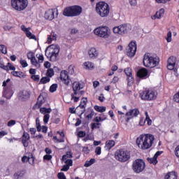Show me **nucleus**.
Wrapping results in <instances>:
<instances>
[{
  "label": "nucleus",
  "mask_w": 179,
  "mask_h": 179,
  "mask_svg": "<svg viewBox=\"0 0 179 179\" xmlns=\"http://www.w3.org/2000/svg\"><path fill=\"white\" fill-rule=\"evenodd\" d=\"M46 76H47L48 78H52V76H54V69H49L47 71Z\"/></svg>",
  "instance_id": "obj_41"
},
{
  "label": "nucleus",
  "mask_w": 179,
  "mask_h": 179,
  "mask_svg": "<svg viewBox=\"0 0 179 179\" xmlns=\"http://www.w3.org/2000/svg\"><path fill=\"white\" fill-rule=\"evenodd\" d=\"M50 120V114L47 113L43 117L44 124H48V120Z\"/></svg>",
  "instance_id": "obj_47"
},
{
  "label": "nucleus",
  "mask_w": 179,
  "mask_h": 179,
  "mask_svg": "<svg viewBox=\"0 0 179 179\" xmlns=\"http://www.w3.org/2000/svg\"><path fill=\"white\" fill-rule=\"evenodd\" d=\"M60 78L61 80L64 83V85H69V76L68 75V71H62L60 73Z\"/></svg>",
  "instance_id": "obj_15"
},
{
  "label": "nucleus",
  "mask_w": 179,
  "mask_h": 179,
  "mask_svg": "<svg viewBox=\"0 0 179 179\" xmlns=\"http://www.w3.org/2000/svg\"><path fill=\"white\" fill-rule=\"evenodd\" d=\"M50 77H43L39 83H41L42 85H45V83H48L50 82Z\"/></svg>",
  "instance_id": "obj_40"
},
{
  "label": "nucleus",
  "mask_w": 179,
  "mask_h": 179,
  "mask_svg": "<svg viewBox=\"0 0 179 179\" xmlns=\"http://www.w3.org/2000/svg\"><path fill=\"white\" fill-rule=\"evenodd\" d=\"M52 159V156L50 155H45L43 156V159L44 160H51Z\"/></svg>",
  "instance_id": "obj_59"
},
{
  "label": "nucleus",
  "mask_w": 179,
  "mask_h": 179,
  "mask_svg": "<svg viewBox=\"0 0 179 179\" xmlns=\"http://www.w3.org/2000/svg\"><path fill=\"white\" fill-rule=\"evenodd\" d=\"M115 157L116 160L125 163V162H128L131 159V154L127 150H118L115 154Z\"/></svg>",
  "instance_id": "obj_6"
},
{
  "label": "nucleus",
  "mask_w": 179,
  "mask_h": 179,
  "mask_svg": "<svg viewBox=\"0 0 179 179\" xmlns=\"http://www.w3.org/2000/svg\"><path fill=\"white\" fill-rule=\"evenodd\" d=\"M51 111H52V110H51V108H41L40 109V112L41 113V114H50V113H51Z\"/></svg>",
  "instance_id": "obj_34"
},
{
  "label": "nucleus",
  "mask_w": 179,
  "mask_h": 179,
  "mask_svg": "<svg viewBox=\"0 0 179 179\" xmlns=\"http://www.w3.org/2000/svg\"><path fill=\"white\" fill-rule=\"evenodd\" d=\"M57 177L59 179H66V176H65V174H64V173H59Z\"/></svg>",
  "instance_id": "obj_55"
},
{
  "label": "nucleus",
  "mask_w": 179,
  "mask_h": 179,
  "mask_svg": "<svg viewBox=\"0 0 179 179\" xmlns=\"http://www.w3.org/2000/svg\"><path fill=\"white\" fill-rule=\"evenodd\" d=\"M30 92L24 90L18 94V98L21 101H26L30 99Z\"/></svg>",
  "instance_id": "obj_14"
},
{
  "label": "nucleus",
  "mask_w": 179,
  "mask_h": 179,
  "mask_svg": "<svg viewBox=\"0 0 179 179\" xmlns=\"http://www.w3.org/2000/svg\"><path fill=\"white\" fill-rule=\"evenodd\" d=\"M84 68L85 69H94V64L90 62H87L84 63Z\"/></svg>",
  "instance_id": "obj_30"
},
{
  "label": "nucleus",
  "mask_w": 179,
  "mask_h": 179,
  "mask_svg": "<svg viewBox=\"0 0 179 179\" xmlns=\"http://www.w3.org/2000/svg\"><path fill=\"white\" fill-rule=\"evenodd\" d=\"M175 155L177 157L179 158V145H178L176 148H175Z\"/></svg>",
  "instance_id": "obj_62"
},
{
  "label": "nucleus",
  "mask_w": 179,
  "mask_h": 179,
  "mask_svg": "<svg viewBox=\"0 0 179 179\" xmlns=\"http://www.w3.org/2000/svg\"><path fill=\"white\" fill-rule=\"evenodd\" d=\"M164 16V9L161 8L159 11H157L154 15L155 19H161Z\"/></svg>",
  "instance_id": "obj_25"
},
{
  "label": "nucleus",
  "mask_w": 179,
  "mask_h": 179,
  "mask_svg": "<svg viewBox=\"0 0 179 179\" xmlns=\"http://www.w3.org/2000/svg\"><path fill=\"white\" fill-rule=\"evenodd\" d=\"M82 89H83V87L80 86V83L79 82L76 81L73 83V90L76 96H78V92Z\"/></svg>",
  "instance_id": "obj_19"
},
{
  "label": "nucleus",
  "mask_w": 179,
  "mask_h": 179,
  "mask_svg": "<svg viewBox=\"0 0 179 179\" xmlns=\"http://www.w3.org/2000/svg\"><path fill=\"white\" fill-rule=\"evenodd\" d=\"M36 124L38 132H41V124H40V120L38 118H36Z\"/></svg>",
  "instance_id": "obj_42"
},
{
  "label": "nucleus",
  "mask_w": 179,
  "mask_h": 179,
  "mask_svg": "<svg viewBox=\"0 0 179 179\" xmlns=\"http://www.w3.org/2000/svg\"><path fill=\"white\" fill-rule=\"evenodd\" d=\"M25 34L27 37H28L29 38H31V40H35L36 41H37V38L36 37V36L31 34V32L29 30L27 31V33Z\"/></svg>",
  "instance_id": "obj_33"
},
{
  "label": "nucleus",
  "mask_w": 179,
  "mask_h": 179,
  "mask_svg": "<svg viewBox=\"0 0 179 179\" xmlns=\"http://www.w3.org/2000/svg\"><path fill=\"white\" fill-rule=\"evenodd\" d=\"M65 163H66V165L69 166H69L73 165V161L72 159H67V160L65 161Z\"/></svg>",
  "instance_id": "obj_56"
},
{
  "label": "nucleus",
  "mask_w": 179,
  "mask_h": 179,
  "mask_svg": "<svg viewBox=\"0 0 179 179\" xmlns=\"http://www.w3.org/2000/svg\"><path fill=\"white\" fill-rule=\"evenodd\" d=\"M37 103H36V106H38V107H41V106H43V104H44V103H45V99L40 95L38 97V99H37Z\"/></svg>",
  "instance_id": "obj_26"
},
{
  "label": "nucleus",
  "mask_w": 179,
  "mask_h": 179,
  "mask_svg": "<svg viewBox=\"0 0 179 179\" xmlns=\"http://www.w3.org/2000/svg\"><path fill=\"white\" fill-rule=\"evenodd\" d=\"M142 100H155L157 97V92L152 90H145L140 94Z\"/></svg>",
  "instance_id": "obj_9"
},
{
  "label": "nucleus",
  "mask_w": 179,
  "mask_h": 179,
  "mask_svg": "<svg viewBox=\"0 0 179 179\" xmlns=\"http://www.w3.org/2000/svg\"><path fill=\"white\" fill-rule=\"evenodd\" d=\"M27 5H29L27 0H11V6L15 10H24L27 8Z\"/></svg>",
  "instance_id": "obj_7"
},
{
  "label": "nucleus",
  "mask_w": 179,
  "mask_h": 179,
  "mask_svg": "<svg viewBox=\"0 0 179 179\" xmlns=\"http://www.w3.org/2000/svg\"><path fill=\"white\" fill-rule=\"evenodd\" d=\"M124 73L127 76L128 83H133L134 78L132 77V69H131V68H127L124 69Z\"/></svg>",
  "instance_id": "obj_18"
},
{
  "label": "nucleus",
  "mask_w": 179,
  "mask_h": 179,
  "mask_svg": "<svg viewBox=\"0 0 179 179\" xmlns=\"http://www.w3.org/2000/svg\"><path fill=\"white\" fill-rule=\"evenodd\" d=\"M25 172L24 171H20L14 173L13 177L15 179L22 178L24 176Z\"/></svg>",
  "instance_id": "obj_28"
},
{
  "label": "nucleus",
  "mask_w": 179,
  "mask_h": 179,
  "mask_svg": "<svg viewBox=\"0 0 179 179\" xmlns=\"http://www.w3.org/2000/svg\"><path fill=\"white\" fill-rule=\"evenodd\" d=\"M31 79H33V80H35V82H38L40 80V76L38 75H32L31 76Z\"/></svg>",
  "instance_id": "obj_52"
},
{
  "label": "nucleus",
  "mask_w": 179,
  "mask_h": 179,
  "mask_svg": "<svg viewBox=\"0 0 179 179\" xmlns=\"http://www.w3.org/2000/svg\"><path fill=\"white\" fill-rule=\"evenodd\" d=\"M139 115V109L138 108H134L132 110H130L129 112H127L126 113V122H128L129 120L131 118H134V117H138Z\"/></svg>",
  "instance_id": "obj_13"
},
{
  "label": "nucleus",
  "mask_w": 179,
  "mask_h": 179,
  "mask_svg": "<svg viewBox=\"0 0 179 179\" xmlns=\"http://www.w3.org/2000/svg\"><path fill=\"white\" fill-rule=\"evenodd\" d=\"M94 108L96 111H98V113H104L106 110V106H95Z\"/></svg>",
  "instance_id": "obj_32"
},
{
  "label": "nucleus",
  "mask_w": 179,
  "mask_h": 179,
  "mask_svg": "<svg viewBox=\"0 0 179 179\" xmlns=\"http://www.w3.org/2000/svg\"><path fill=\"white\" fill-rule=\"evenodd\" d=\"M101 123H92V129H96L97 128H100Z\"/></svg>",
  "instance_id": "obj_50"
},
{
  "label": "nucleus",
  "mask_w": 179,
  "mask_h": 179,
  "mask_svg": "<svg viewBox=\"0 0 179 179\" xmlns=\"http://www.w3.org/2000/svg\"><path fill=\"white\" fill-rule=\"evenodd\" d=\"M11 75L15 76L16 78H24V73L22 71H12Z\"/></svg>",
  "instance_id": "obj_29"
},
{
  "label": "nucleus",
  "mask_w": 179,
  "mask_h": 179,
  "mask_svg": "<svg viewBox=\"0 0 179 179\" xmlns=\"http://www.w3.org/2000/svg\"><path fill=\"white\" fill-rule=\"evenodd\" d=\"M31 62L33 65H34V66H36V68H40V64H38V62L37 61V59H36V56H34V57H33L31 59Z\"/></svg>",
  "instance_id": "obj_36"
},
{
  "label": "nucleus",
  "mask_w": 179,
  "mask_h": 179,
  "mask_svg": "<svg viewBox=\"0 0 179 179\" xmlns=\"http://www.w3.org/2000/svg\"><path fill=\"white\" fill-rule=\"evenodd\" d=\"M0 52L2 54H6L8 52L6 46L5 45H0Z\"/></svg>",
  "instance_id": "obj_45"
},
{
  "label": "nucleus",
  "mask_w": 179,
  "mask_h": 179,
  "mask_svg": "<svg viewBox=\"0 0 179 179\" xmlns=\"http://www.w3.org/2000/svg\"><path fill=\"white\" fill-rule=\"evenodd\" d=\"M154 141L155 136L152 134H143L137 138L136 144L140 149L146 150L147 149H150V148H152Z\"/></svg>",
  "instance_id": "obj_1"
},
{
  "label": "nucleus",
  "mask_w": 179,
  "mask_h": 179,
  "mask_svg": "<svg viewBox=\"0 0 179 179\" xmlns=\"http://www.w3.org/2000/svg\"><path fill=\"white\" fill-rule=\"evenodd\" d=\"M58 87L57 84H52L50 87V93H54V92L57 91V89Z\"/></svg>",
  "instance_id": "obj_43"
},
{
  "label": "nucleus",
  "mask_w": 179,
  "mask_h": 179,
  "mask_svg": "<svg viewBox=\"0 0 179 179\" xmlns=\"http://www.w3.org/2000/svg\"><path fill=\"white\" fill-rule=\"evenodd\" d=\"M166 41L167 43H171V31H169L167 34Z\"/></svg>",
  "instance_id": "obj_53"
},
{
  "label": "nucleus",
  "mask_w": 179,
  "mask_h": 179,
  "mask_svg": "<svg viewBox=\"0 0 179 179\" xmlns=\"http://www.w3.org/2000/svg\"><path fill=\"white\" fill-rule=\"evenodd\" d=\"M16 71V67L14 66L13 65H12V64L10 63H8V71Z\"/></svg>",
  "instance_id": "obj_48"
},
{
  "label": "nucleus",
  "mask_w": 179,
  "mask_h": 179,
  "mask_svg": "<svg viewBox=\"0 0 179 179\" xmlns=\"http://www.w3.org/2000/svg\"><path fill=\"white\" fill-rule=\"evenodd\" d=\"M45 18L48 20H52L54 19V10H48L45 13Z\"/></svg>",
  "instance_id": "obj_22"
},
{
  "label": "nucleus",
  "mask_w": 179,
  "mask_h": 179,
  "mask_svg": "<svg viewBox=\"0 0 179 179\" xmlns=\"http://www.w3.org/2000/svg\"><path fill=\"white\" fill-rule=\"evenodd\" d=\"M96 163V159L92 158L90 161H86L84 164L85 167H90L92 164H94Z\"/></svg>",
  "instance_id": "obj_31"
},
{
  "label": "nucleus",
  "mask_w": 179,
  "mask_h": 179,
  "mask_svg": "<svg viewBox=\"0 0 179 179\" xmlns=\"http://www.w3.org/2000/svg\"><path fill=\"white\" fill-rule=\"evenodd\" d=\"M20 64H21L22 68H26L29 65V64H27V62H26V60H20Z\"/></svg>",
  "instance_id": "obj_54"
},
{
  "label": "nucleus",
  "mask_w": 179,
  "mask_h": 179,
  "mask_svg": "<svg viewBox=\"0 0 179 179\" xmlns=\"http://www.w3.org/2000/svg\"><path fill=\"white\" fill-rule=\"evenodd\" d=\"M96 155H101V147H96L95 149Z\"/></svg>",
  "instance_id": "obj_57"
},
{
  "label": "nucleus",
  "mask_w": 179,
  "mask_h": 179,
  "mask_svg": "<svg viewBox=\"0 0 179 179\" xmlns=\"http://www.w3.org/2000/svg\"><path fill=\"white\" fill-rule=\"evenodd\" d=\"M68 170H69V165H64L61 169V171H68Z\"/></svg>",
  "instance_id": "obj_60"
},
{
  "label": "nucleus",
  "mask_w": 179,
  "mask_h": 179,
  "mask_svg": "<svg viewBox=\"0 0 179 179\" xmlns=\"http://www.w3.org/2000/svg\"><path fill=\"white\" fill-rule=\"evenodd\" d=\"M106 145L107 148H109V149H111V148L115 146V142L113 140H110L109 141H106Z\"/></svg>",
  "instance_id": "obj_39"
},
{
  "label": "nucleus",
  "mask_w": 179,
  "mask_h": 179,
  "mask_svg": "<svg viewBox=\"0 0 179 179\" xmlns=\"http://www.w3.org/2000/svg\"><path fill=\"white\" fill-rule=\"evenodd\" d=\"M165 179H177V175L174 171L169 172L165 176Z\"/></svg>",
  "instance_id": "obj_27"
},
{
  "label": "nucleus",
  "mask_w": 179,
  "mask_h": 179,
  "mask_svg": "<svg viewBox=\"0 0 179 179\" xmlns=\"http://www.w3.org/2000/svg\"><path fill=\"white\" fill-rule=\"evenodd\" d=\"M147 160L148 163H150V164H157V159L155 157L152 158H148Z\"/></svg>",
  "instance_id": "obj_38"
},
{
  "label": "nucleus",
  "mask_w": 179,
  "mask_h": 179,
  "mask_svg": "<svg viewBox=\"0 0 179 179\" xmlns=\"http://www.w3.org/2000/svg\"><path fill=\"white\" fill-rule=\"evenodd\" d=\"M80 108H81L83 110H81V114H85V111H86V105H84L83 103H80L79 105Z\"/></svg>",
  "instance_id": "obj_51"
},
{
  "label": "nucleus",
  "mask_w": 179,
  "mask_h": 179,
  "mask_svg": "<svg viewBox=\"0 0 179 179\" xmlns=\"http://www.w3.org/2000/svg\"><path fill=\"white\" fill-rule=\"evenodd\" d=\"M16 124V120H11L7 122V127H13Z\"/></svg>",
  "instance_id": "obj_49"
},
{
  "label": "nucleus",
  "mask_w": 179,
  "mask_h": 179,
  "mask_svg": "<svg viewBox=\"0 0 179 179\" xmlns=\"http://www.w3.org/2000/svg\"><path fill=\"white\" fill-rule=\"evenodd\" d=\"M30 140V135L29 133L24 131L22 136V143L24 148H27L29 146V141Z\"/></svg>",
  "instance_id": "obj_16"
},
{
  "label": "nucleus",
  "mask_w": 179,
  "mask_h": 179,
  "mask_svg": "<svg viewBox=\"0 0 179 179\" xmlns=\"http://www.w3.org/2000/svg\"><path fill=\"white\" fill-rule=\"evenodd\" d=\"M145 167H146V164H145V161L141 159H136L132 164L133 171L137 174L142 173L145 170Z\"/></svg>",
  "instance_id": "obj_8"
},
{
  "label": "nucleus",
  "mask_w": 179,
  "mask_h": 179,
  "mask_svg": "<svg viewBox=\"0 0 179 179\" xmlns=\"http://www.w3.org/2000/svg\"><path fill=\"white\" fill-rule=\"evenodd\" d=\"M29 29H30V28H26V26L24 25L21 26V30H22V31H24L25 34L27 33Z\"/></svg>",
  "instance_id": "obj_61"
},
{
  "label": "nucleus",
  "mask_w": 179,
  "mask_h": 179,
  "mask_svg": "<svg viewBox=\"0 0 179 179\" xmlns=\"http://www.w3.org/2000/svg\"><path fill=\"white\" fill-rule=\"evenodd\" d=\"M176 65L174 64H168L167 65V68L168 69H169V71H173V69H174Z\"/></svg>",
  "instance_id": "obj_63"
},
{
  "label": "nucleus",
  "mask_w": 179,
  "mask_h": 179,
  "mask_svg": "<svg viewBox=\"0 0 179 179\" xmlns=\"http://www.w3.org/2000/svg\"><path fill=\"white\" fill-rule=\"evenodd\" d=\"M145 121H147L148 125H152V120H150V117H149V114L148 112L145 113Z\"/></svg>",
  "instance_id": "obj_44"
},
{
  "label": "nucleus",
  "mask_w": 179,
  "mask_h": 179,
  "mask_svg": "<svg viewBox=\"0 0 179 179\" xmlns=\"http://www.w3.org/2000/svg\"><path fill=\"white\" fill-rule=\"evenodd\" d=\"M113 31L115 34H120V36H124L129 31V27L127 24H122L117 27H115L113 29Z\"/></svg>",
  "instance_id": "obj_10"
},
{
  "label": "nucleus",
  "mask_w": 179,
  "mask_h": 179,
  "mask_svg": "<svg viewBox=\"0 0 179 179\" xmlns=\"http://www.w3.org/2000/svg\"><path fill=\"white\" fill-rule=\"evenodd\" d=\"M3 96H7V97H12L13 95V90H12V87H7L4 89V91L3 92Z\"/></svg>",
  "instance_id": "obj_21"
},
{
  "label": "nucleus",
  "mask_w": 179,
  "mask_h": 179,
  "mask_svg": "<svg viewBox=\"0 0 179 179\" xmlns=\"http://www.w3.org/2000/svg\"><path fill=\"white\" fill-rule=\"evenodd\" d=\"M58 54H59V45H51L45 50V56L50 58L52 62L57 61Z\"/></svg>",
  "instance_id": "obj_2"
},
{
  "label": "nucleus",
  "mask_w": 179,
  "mask_h": 179,
  "mask_svg": "<svg viewBox=\"0 0 179 179\" xmlns=\"http://www.w3.org/2000/svg\"><path fill=\"white\" fill-rule=\"evenodd\" d=\"M36 58H38L40 64H43V62H44V56H43V55H36Z\"/></svg>",
  "instance_id": "obj_46"
},
{
  "label": "nucleus",
  "mask_w": 179,
  "mask_h": 179,
  "mask_svg": "<svg viewBox=\"0 0 179 179\" xmlns=\"http://www.w3.org/2000/svg\"><path fill=\"white\" fill-rule=\"evenodd\" d=\"M136 48H137L136 42L131 41L126 48L127 55L130 58H132V57H134L136 52Z\"/></svg>",
  "instance_id": "obj_12"
},
{
  "label": "nucleus",
  "mask_w": 179,
  "mask_h": 179,
  "mask_svg": "<svg viewBox=\"0 0 179 179\" xmlns=\"http://www.w3.org/2000/svg\"><path fill=\"white\" fill-rule=\"evenodd\" d=\"M22 163H27V162H29V164H33L34 163V157H33V155H31V157L23 156L22 157Z\"/></svg>",
  "instance_id": "obj_23"
},
{
  "label": "nucleus",
  "mask_w": 179,
  "mask_h": 179,
  "mask_svg": "<svg viewBox=\"0 0 179 179\" xmlns=\"http://www.w3.org/2000/svg\"><path fill=\"white\" fill-rule=\"evenodd\" d=\"M143 62L144 66L146 68H155L159 65L160 61L157 57H153L149 54H145L144 55Z\"/></svg>",
  "instance_id": "obj_4"
},
{
  "label": "nucleus",
  "mask_w": 179,
  "mask_h": 179,
  "mask_svg": "<svg viewBox=\"0 0 179 179\" xmlns=\"http://www.w3.org/2000/svg\"><path fill=\"white\" fill-rule=\"evenodd\" d=\"M72 157V152H67L66 155L62 156V160L64 162V160H66V159H71Z\"/></svg>",
  "instance_id": "obj_35"
},
{
  "label": "nucleus",
  "mask_w": 179,
  "mask_h": 179,
  "mask_svg": "<svg viewBox=\"0 0 179 179\" xmlns=\"http://www.w3.org/2000/svg\"><path fill=\"white\" fill-rule=\"evenodd\" d=\"M96 12L101 17H107L110 13V6L104 1H100L96 5Z\"/></svg>",
  "instance_id": "obj_3"
},
{
  "label": "nucleus",
  "mask_w": 179,
  "mask_h": 179,
  "mask_svg": "<svg viewBox=\"0 0 179 179\" xmlns=\"http://www.w3.org/2000/svg\"><path fill=\"white\" fill-rule=\"evenodd\" d=\"M94 33L96 36H99V37L107 38H108V27L106 26L99 27L94 30Z\"/></svg>",
  "instance_id": "obj_11"
},
{
  "label": "nucleus",
  "mask_w": 179,
  "mask_h": 179,
  "mask_svg": "<svg viewBox=\"0 0 179 179\" xmlns=\"http://www.w3.org/2000/svg\"><path fill=\"white\" fill-rule=\"evenodd\" d=\"M94 116V110L93 109H88L85 113V118L87 120H92Z\"/></svg>",
  "instance_id": "obj_24"
},
{
  "label": "nucleus",
  "mask_w": 179,
  "mask_h": 179,
  "mask_svg": "<svg viewBox=\"0 0 179 179\" xmlns=\"http://www.w3.org/2000/svg\"><path fill=\"white\" fill-rule=\"evenodd\" d=\"M78 136H79V138H83V137L86 136V132H85L83 131H79Z\"/></svg>",
  "instance_id": "obj_58"
},
{
  "label": "nucleus",
  "mask_w": 179,
  "mask_h": 179,
  "mask_svg": "<svg viewBox=\"0 0 179 179\" xmlns=\"http://www.w3.org/2000/svg\"><path fill=\"white\" fill-rule=\"evenodd\" d=\"M177 59H176L175 57H171L168 59V64L171 65H176Z\"/></svg>",
  "instance_id": "obj_37"
},
{
  "label": "nucleus",
  "mask_w": 179,
  "mask_h": 179,
  "mask_svg": "<svg viewBox=\"0 0 179 179\" xmlns=\"http://www.w3.org/2000/svg\"><path fill=\"white\" fill-rule=\"evenodd\" d=\"M88 55L90 58H96L99 55V52L94 48H92L88 50Z\"/></svg>",
  "instance_id": "obj_20"
},
{
  "label": "nucleus",
  "mask_w": 179,
  "mask_h": 179,
  "mask_svg": "<svg viewBox=\"0 0 179 179\" xmlns=\"http://www.w3.org/2000/svg\"><path fill=\"white\" fill-rule=\"evenodd\" d=\"M131 6H136V0H129Z\"/></svg>",
  "instance_id": "obj_64"
},
{
  "label": "nucleus",
  "mask_w": 179,
  "mask_h": 179,
  "mask_svg": "<svg viewBox=\"0 0 179 179\" xmlns=\"http://www.w3.org/2000/svg\"><path fill=\"white\" fill-rule=\"evenodd\" d=\"M148 75H149V72L145 68H142L137 71V76L141 79H146Z\"/></svg>",
  "instance_id": "obj_17"
},
{
  "label": "nucleus",
  "mask_w": 179,
  "mask_h": 179,
  "mask_svg": "<svg viewBox=\"0 0 179 179\" xmlns=\"http://www.w3.org/2000/svg\"><path fill=\"white\" fill-rule=\"evenodd\" d=\"M82 13V7L79 6H72L66 7L64 11V16L67 17H74L75 16H79Z\"/></svg>",
  "instance_id": "obj_5"
}]
</instances>
